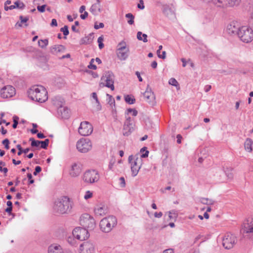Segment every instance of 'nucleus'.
I'll list each match as a JSON object with an SVG mask.
<instances>
[{
  "label": "nucleus",
  "mask_w": 253,
  "mask_h": 253,
  "mask_svg": "<svg viewBox=\"0 0 253 253\" xmlns=\"http://www.w3.org/2000/svg\"><path fill=\"white\" fill-rule=\"evenodd\" d=\"M50 25L51 26H57V22L55 19H52Z\"/></svg>",
  "instance_id": "bf43d9fd"
},
{
  "label": "nucleus",
  "mask_w": 253,
  "mask_h": 253,
  "mask_svg": "<svg viewBox=\"0 0 253 253\" xmlns=\"http://www.w3.org/2000/svg\"><path fill=\"white\" fill-rule=\"evenodd\" d=\"M103 40H104V39H103V36L99 37L97 40V42L98 43V46H99V49H102L104 46V45L103 43Z\"/></svg>",
  "instance_id": "ea45409f"
},
{
  "label": "nucleus",
  "mask_w": 253,
  "mask_h": 253,
  "mask_svg": "<svg viewBox=\"0 0 253 253\" xmlns=\"http://www.w3.org/2000/svg\"><path fill=\"white\" fill-rule=\"evenodd\" d=\"M80 238H67V242L70 246L77 247L79 243Z\"/></svg>",
  "instance_id": "c756f323"
},
{
  "label": "nucleus",
  "mask_w": 253,
  "mask_h": 253,
  "mask_svg": "<svg viewBox=\"0 0 253 253\" xmlns=\"http://www.w3.org/2000/svg\"><path fill=\"white\" fill-rule=\"evenodd\" d=\"M94 211L96 215L102 216L105 215L107 213L108 211L105 206L99 204L94 207Z\"/></svg>",
  "instance_id": "4be33fe9"
},
{
  "label": "nucleus",
  "mask_w": 253,
  "mask_h": 253,
  "mask_svg": "<svg viewBox=\"0 0 253 253\" xmlns=\"http://www.w3.org/2000/svg\"><path fill=\"white\" fill-rule=\"evenodd\" d=\"M58 113L63 119H68L70 116V110L66 107L61 106L58 109Z\"/></svg>",
  "instance_id": "b1692460"
},
{
  "label": "nucleus",
  "mask_w": 253,
  "mask_h": 253,
  "mask_svg": "<svg viewBox=\"0 0 253 253\" xmlns=\"http://www.w3.org/2000/svg\"><path fill=\"white\" fill-rule=\"evenodd\" d=\"M80 253H93L94 247L90 241L84 240L80 245Z\"/></svg>",
  "instance_id": "4468645a"
},
{
  "label": "nucleus",
  "mask_w": 253,
  "mask_h": 253,
  "mask_svg": "<svg viewBox=\"0 0 253 253\" xmlns=\"http://www.w3.org/2000/svg\"><path fill=\"white\" fill-rule=\"evenodd\" d=\"M169 217L170 219H175L177 216V213L175 210H172L168 212Z\"/></svg>",
  "instance_id": "4c0bfd02"
},
{
  "label": "nucleus",
  "mask_w": 253,
  "mask_h": 253,
  "mask_svg": "<svg viewBox=\"0 0 253 253\" xmlns=\"http://www.w3.org/2000/svg\"><path fill=\"white\" fill-rule=\"evenodd\" d=\"M72 208L70 199L67 196H62L55 201L53 211L57 214H66L70 212Z\"/></svg>",
  "instance_id": "f03ea898"
},
{
  "label": "nucleus",
  "mask_w": 253,
  "mask_h": 253,
  "mask_svg": "<svg viewBox=\"0 0 253 253\" xmlns=\"http://www.w3.org/2000/svg\"><path fill=\"white\" fill-rule=\"evenodd\" d=\"M29 97L33 100L44 102L47 100V92L42 85H34L28 91Z\"/></svg>",
  "instance_id": "f257e3e1"
},
{
  "label": "nucleus",
  "mask_w": 253,
  "mask_h": 253,
  "mask_svg": "<svg viewBox=\"0 0 253 253\" xmlns=\"http://www.w3.org/2000/svg\"><path fill=\"white\" fill-rule=\"evenodd\" d=\"M119 180L120 181V186L122 188L125 187L126 186V182L125 178L123 177H121L120 178Z\"/></svg>",
  "instance_id": "de8ad7c7"
},
{
  "label": "nucleus",
  "mask_w": 253,
  "mask_h": 253,
  "mask_svg": "<svg viewBox=\"0 0 253 253\" xmlns=\"http://www.w3.org/2000/svg\"><path fill=\"white\" fill-rule=\"evenodd\" d=\"M173 250L172 249H168L164 250L163 253H173Z\"/></svg>",
  "instance_id": "0e129e2a"
},
{
  "label": "nucleus",
  "mask_w": 253,
  "mask_h": 253,
  "mask_svg": "<svg viewBox=\"0 0 253 253\" xmlns=\"http://www.w3.org/2000/svg\"><path fill=\"white\" fill-rule=\"evenodd\" d=\"M126 112L127 114L132 113V116H136L137 115V111L135 109L129 108L126 110Z\"/></svg>",
  "instance_id": "49530a36"
},
{
  "label": "nucleus",
  "mask_w": 253,
  "mask_h": 253,
  "mask_svg": "<svg viewBox=\"0 0 253 253\" xmlns=\"http://www.w3.org/2000/svg\"><path fill=\"white\" fill-rule=\"evenodd\" d=\"M117 50L118 57L121 60H125L128 56L129 49L126 47L125 42H121L119 43Z\"/></svg>",
  "instance_id": "9b49d317"
},
{
  "label": "nucleus",
  "mask_w": 253,
  "mask_h": 253,
  "mask_svg": "<svg viewBox=\"0 0 253 253\" xmlns=\"http://www.w3.org/2000/svg\"><path fill=\"white\" fill-rule=\"evenodd\" d=\"M241 0H228L227 7H233L235 5H238Z\"/></svg>",
  "instance_id": "72a5a7b5"
},
{
  "label": "nucleus",
  "mask_w": 253,
  "mask_h": 253,
  "mask_svg": "<svg viewBox=\"0 0 253 253\" xmlns=\"http://www.w3.org/2000/svg\"><path fill=\"white\" fill-rule=\"evenodd\" d=\"M2 144L5 146V148L6 149H8L9 148V140L8 139H5L2 141Z\"/></svg>",
  "instance_id": "8fccbe9b"
},
{
  "label": "nucleus",
  "mask_w": 253,
  "mask_h": 253,
  "mask_svg": "<svg viewBox=\"0 0 253 253\" xmlns=\"http://www.w3.org/2000/svg\"><path fill=\"white\" fill-rule=\"evenodd\" d=\"M139 2L140 3L138 4L137 5L138 8L141 9H143L144 8V5L143 0H140Z\"/></svg>",
  "instance_id": "864d4df0"
},
{
  "label": "nucleus",
  "mask_w": 253,
  "mask_h": 253,
  "mask_svg": "<svg viewBox=\"0 0 253 253\" xmlns=\"http://www.w3.org/2000/svg\"><path fill=\"white\" fill-rule=\"evenodd\" d=\"M12 210V207L7 208L5 211L7 212L9 214H11V211Z\"/></svg>",
  "instance_id": "774afa93"
},
{
  "label": "nucleus",
  "mask_w": 253,
  "mask_h": 253,
  "mask_svg": "<svg viewBox=\"0 0 253 253\" xmlns=\"http://www.w3.org/2000/svg\"><path fill=\"white\" fill-rule=\"evenodd\" d=\"M238 37L243 42L249 43L253 40V30L248 26H241Z\"/></svg>",
  "instance_id": "20e7f679"
},
{
  "label": "nucleus",
  "mask_w": 253,
  "mask_h": 253,
  "mask_svg": "<svg viewBox=\"0 0 253 253\" xmlns=\"http://www.w3.org/2000/svg\"><path fill=\"white\" fill-rule=\"evenodd\" d=\"M77 149L81 153H87L92 147L91 141L87 138H82L78 141L76 144Z\"/></svg>",
  "instance_id": "1a4fd4ad"
},
{
  "label": "nucleus",
  "mask_w": 253,
  "mask_h": 253,
  "mask_svg": "<svg viewBox=\"0 0 253 253\" xmlns=\"http://www.w3.org/2000/svg\"><path fill=\"white\" fill-rule=\"evenodd\" d=\"M92 125L86 121L81 122L78 129L79 133L83 136H88L92 132Z\"/></svg>",
  "instance_id": "f8f14e48"
},
{
  "label": "nucleus",
  "mask_w": 253,
  "mask_h": 253,
  "mask_svg": "<svg viewBox=\"0 0 253 253\" xmlns=\"http://www.w3.org/2000/svg\"><path fill=\"white\" fill-rule=\"evenodd\" d=\"M148 153H149V151H147L146 150L145 153L141 154L140 155V157H139V158H141V159H142V158H146V157H147L148 156Z\"/></svg>",
  "instance_id": "4d7b16f0"
},
{
  "label": "nucleus",
  "mask_w": 253,
  "mask_h": 253,
  "mask_svg": "<svg viewBox=\"0 0 253 253\" xmlns=\"http://www.w3.org/2000/svg\"><path fill=\"white\" fill-rule=\"evenodd\" d=\"M60 31L63 33L64 35L65 36L69 34L68 27L66 25L61 28Z\"/></svg>",
  "instance_id": "37998d69"
},
{
  "label": "nucleus",
  "mask_w": 253,
  "mask_h": 253,
  "mask_svg": "<svg viewBox=\"0 0 253 253\" xmlns=\"http://www.w3.org/2000/svg\"><path fill=\"white\" fill-rule=\"evenodd\" d=\"M39 46L42 48H45L48 44V41L47 39L40 40L38 41Z\"/></svg>",
  "instance_id": "473e14b6"
},
{
  "label": "nucleus",
  "mask_w": 253,
  "mask_h": 253,
  "mask_svg": "<svg viewBox=\"0 0 253 253\" xmlns=\"http://www.w3.org/2000/svg\"><path fill=\"white\" fill-rule=\"evenodd\" d=\"M14 4L8 6H4V10L8 11V10H13L16 8V1L13 2Z\"/></svg>",
  "instance_id": "a18cd8bd"
},
{
  "label": "nucleus",
  "mask_w": 253,
  "mask_h": 253,
  "mask_svg": "<svg viewBox=\"0 0 253 253\" xmlns=\"http://www.w3.org/2000/svg\"><path fill=\"white\" fill-rule=\"evenodd\" d=\"M81 171L82 169L80 166L76 163H74L71 166L69 174L72 177H76L80 175Z\"/></svg>",
  "instance_id": "412c9836"
},
{
  "label": "nucleus",
  "mask_w": 253,
  "mask_h": 253,
  "mask_svg": "<svg viewBox=\"0 0 253 253\" xmlns=\"http://www.w3.org/2000/svg\"><path fill=\"white\" fill-rule=\"evenodd\" d=\"M126 17L128 18L127 23L129 25H132L134 23V16L130 13L126 14Z\"/></svg>",
  "instance_id": "f704fd0d"
},
{
  "label": "nucleus",
  "mask_w": 253,
  "mask_h": 253,
  "mask_svg": "<svg viewBox=\"0 0 253 253\" xmlns=\"http://www.w3.org/2000/svg\"><path fill=\"white\" fill-rule=\"evenodd\" d=\"M240 27L239 23L236 21H232L228 24L226 27L227 33L231 36H238Z\"/></svg>",
  "instance_id": "f3484780"
},
{
  "label": "nucleus",
  "mask_w": 253,
  "mask_h": 253,
  "mask_svg": "<svg viewBox=\"0 0 253 253\" xmlns=\"http://www.w3.org/2000/svg\"><path fill=\"white\" fill-rule=\"evenodd\" d=\"M82 179L86 184H92L99 180V174L98 172L95 169H89L84 172Z\"/></svg>",
  "instance_id": "6e6552de"
},
{
  "label": "nucleus",
  "mask_w": 253,
  "mask_h": 253,
  "mask_svg": "<svg viewBox=\"0 0 253 253\" xmlns=\"http://www.w3.org/2000/svg\"><path fill=\"white\" fill-rule=\"evenodd\" d=\"M104 27V24L103 23H100L99 24V25H97V23H96L94 24V28L95 29H98L99 28H103Z\"/></svg>",
  "instance_id": "3c124183"
},
{
  "label": "nucleus",
  "mask_w": 253,
  "mask_h": 253,
  "mask_svg": "<svg viewBox=\"0 0 253 253\" xmlns=\"http://www.w3.org/2000/svg\"><path fill=\"white\" fill-rule=\"evenodd\" d=\"M47 253H73L71 251L64 250L61 246L58 244H52L47 249Z\"/></svg>",
  "instance_id": "dca6fc26"
},
{
  "label": "nucleus",
  "mask_w": 253,
  "mask_h": 253,
  "mask_svg": "<svg viewBox=\"0 0 253 253\" xmlns=\"http://www.w3.org/2000/svg\"><path fill=\"white\" fill-rule=\"evenodd\" d=\"M228 0H212V4L217 8H226L227 7Z\"/></svg>",
  "instance_id": "393cba45"
},
{
  "label": "nucleus",
  "mask_w": 253,
  "mask_h": 253,
  "mask_svg": "<svg viewBox=\"0 0 253 253\" xmlns=\"http://www.w3.org/2000/svg\"><path fill=\"white\" fill-rule=\"evenodd\" d=\"M72 234L73 237H89L95 235L92 231H89L85 228L82 227L75 228L72 231Z\"/></svg>",
  "instance_id": "9d476101"
},
{
  "label": "nucleus",
  "mask_w": 253,
  "mask_h": 253,
  "mask_svg": "<svg viewBox=\"0 0 253 253\" xmlns=\"http://www.w3.org/2000/svg\"><path fill=\"white\" fill-rule=\"evenodd\" d=\"M16 90L14 87L11 85H7L2 87L0 91V95L3 98H10L14 95Z\"/></svg>",
  "instance_id": "2eb2a0df"
},
{
  "label": "nucleus",
  "mask_w": 253,
  "mask_h": 253,
  "mask_svg": "<svg viewBox=\"0 0 253 253\" xmlns=\"http://www.w3.org/2000/svg\"><path fill=\"white\" fill-rule=\"evenodd\" d=\"M241 231L243 233H253V217L249 218L244 221Z\"/></svg>",
  "instance_id": "a211bd4d"
},
{
  "label": "nucleus",
  "mask_w": 253,
  "mask_h": 253,
  "mask_svg": "<svg viewBox=\"0 0 253 253\" xmlns=\"http://www.w3.org/2000/svg\"><path fill=\"white\" fill-rule=\"evenodd\" d=\"M88 16V13L86 11H84V14H81L80 17L82 19H85Z\"/></svg>",
  "instance_id": "6e6d98bb"
},
{
  "label": "nucleus",
  "mask_w": 253,
  "mask_h": 253,
  "mask_svg": "<svg viewBox=\"0 0 253 253\" xmlns=\"http://www.w3.org/2000/svg\"><path fill=\"white\" fill-rule=\"evenodd\" d=\"M128 161L130 164L131 175L134 177L137 175L141 167L142 160L138 156L133 157L132 155H130L128 157Z\"/></svg>",
  "instance_id": "423d86ee"
},
{
  "label": "nucleus",
  "mask_w": 253,
  "mask_h": 253,
  "mask_svg": "<svg viewBox=\"0 0 253 253\" xmlns=\"http://www.w3.org/2000/svg\"><path fill=\"white\" fill-rule=\"evenodd\" d=\"M176 138H177V142L178 144L181 143V139H182L181 135L180 134H177V136H176Z\"/></svg>",
  "instance_id": "69168bd1"
},
{
  "label": "nucleus",
  "mask_w": 253,
  "mask_h": 253,
  "mask_svg": "<svg viewBox=\"0 0 253 253\" xmlns=\"http://www.w3.org/2000/svg\"><path fill=\"white\" fill-rule=\"evenodd\" d=\"M125 99L126 102L129 104H133L135 102V99L134 97L130 95H126L125 97Z\"/></svg>",
  "instance_id": "2f4dec72"
},
{
  "label": "nucleus",
  "mask_w": 253,
  "mask_h": 253,
  "mask_svg": "<svg viewBox=\"0 0 253 253\" xmlns=\"http://www.w3.org/2000/svg\"><path fill=\"white\" fill-rule=\"evenodd\" d=\"M94 61V59H91L90 62H89V64L88 65L87 67L89 68V69H93V70H96L97 67H96V66L94 65L93 63Z\"/></svg>",
  "instance_id": "c03bdc74"
},
{
  "label": "nucleus",
  "mask_w": 253,
  "mask_h": 253,
  "mask_svg": "<svg viewBox=\"0 0 253 253\" xmlns=\"http://www.w3.org/2000/svg\"><path fill=\"white\" fill-rule=\"evenodd\" d=\"M80 224L84 228H87L89 231H92L96 227V223L94 218L87 213H84L81 215L80 219Z\"/></svg>",
  "instance_id": "39448f33"
},
{
  "label": "nucleus",
  "mask_w": 253,
  "mask_h": 253,
  "mask_svg": "<svg viewBox=\"0 0 253 253\" xmlns=\"http://www.w3.org/2000/svg\"><path fill=\"white\" fill-rule=\"evenodd\" d=\"M90 11L94 15H96L98 12H100V5L98 3H94L92 4L90 8Z\"/></svg>",
  "instance_id": "c85d7f7f"
},
{
  "label": "nucleus",
  "mask_w": 253,
  "mask_h": 253,
  "mask_svg": "<svg viewBox=\"0 0 253 253\" xmlns=\"http://www.w3.org/2000/svg\"><path fill=\"white\" fill-rule=\"evenodd\" d=\"M253 141L251 138L246 139L245 143H244V147L246 151L248 152H252L253 151Z\"/></svg>",
  "instance_id": "a878e982"
},
{
  "label": "nucleus",
  "mask_w": 253,
  "mask_h": 253,
  "mask_svg": "<svg viewBox=\"0 0 253 253\" xmlns=\"http://www.w3.org/2000/svg\"><path fill=\"white\" fill-rule=\"evenodd\" d=\"M200 201L202 204L207 205H212L215 203L213 200L206 198H201Z\"/></svg>",
  "instance_id": "7c9ffc66"
},
{
  "label": "nucleus",
  "mask_w": 253,
  "mask_h": 253,
  "mask_svg": "<svg viewBox=\"0 0 253 253\" xmlns=\"http://www.w3.org/2000/svg\"><path fill=\"white\" fill-rule=\"evenodd\" d=\"M46 5H42V6H38L37 7L38 10L41 12H43L45 11V8Z\"/></svg>",
  "instance_id": "603ef678"
},
{
  "label": "nucleus",
  "mask_w": 253,
  "mask_h": 253,
  "mask_svg": "<svg viewBox=\"0 0 253 253\" xmlns=\"http://www.w3.org/2000/svg\"><path fill=\"white\" fill-rule=\"evenodd\" d=\"M135 74L137 76V78L138 79L139 81V82H142L143 80H142V78H141V77L140 76V73L138 71H136L135 72Z\"/></svg>",
  "instance_id": "e2e57ef3"
},
{
  "label": "nucleus",
  "mask_w": 253,
  "mask_h": 253,
  "mask_svg": "<svg viewBox=\"0 0 253 253\" xmlns=\"http://www.w3.org/2000/svg\"><path fill=\"white\" fill-rule=\"evenodd\" d=\"M50 50L51 53L53 54L57 55L59 53L63 52L65 50V47L63 45L56 44L52 46Z\"/></svg>",
  "instance_id": "5701e85b"
},
{
  "label": "nucleus",
  "mask_w": 253,
  "mask_h": 253,
  "mask_svg": "<svg viewBox=\"0 0 253 253\" xmlns=\"http://www.w3.org/2000/svg\"><path fill=\"white\" fill-rule=\"evenodd\" d=\"M133 120L130 117H126L124 125L123 133L125 136H128L134 129Z\"/></svg>",
  "instance_id": "ddd939ff"
},
{
  "label": "nucleus",
  "mask_w": 253,
  "mask_h": 253,
  "mask_svg": "<svg viewBox=\"0 0 253 253\" xmlns=\"http://www.w3.org/2000/svg\"><path fill=\"white\" fill-rule=\"evenodd\" d=\"M92 35H89L88 36L85 37L83 39V43L85 44H89L92 42Z\"/></svg>",
  "instance_id": "e433bc0d"
},
{
  "label": "nucleus",
  "mask_w": 253,
  "mask_h": 253,
  "mask_svg": "<svg viewBox=\"0 0 253 253\" xmlns=\"http://www.w3.org/2000/svg\"><path fill=\"white\" fill-rule=\"evenodd\" d=\"M92 98L95 100L96 103H98L99 100L98 99L97 94L95 92H93L92 93Z\"/></svg>",
  "instance_id": "052dcab7"
},
{
  "label": "nucleus",
  "mask_w": 253,
  "mask_h": 253,
  "mask_svg": "<svg viewBox=\"0 0 253 253\" xmlns=\"http://www.w3.org/2000/svg\"><path fill=\"white\" fill-rule=\"evenodd\" d=\"M162 215H163V213L162 212H156L154 213V216L155 217L160 218L162 216Z\"/></svg>",
  "instance_id": "680f3d73"
},
{
  "label": "nucleus",
  "mask_w": 253,
  "mask_h": 253,
  "mask_svg": "<svg viewBox=\"0 0 253 253\" xmlns=\"http://www.w3.org/2000/svg\"><path fill=\"white\" fill-rule=\"evenodd\" d=\"M24 6L25 5L22 2L19 0H17V8L22 9Z\"/></svg>",
  "instance_id": "09e8293b"
},
{
  "label": "nucleus",
  "mask_w": 253,
  "mask_h": 253,
  "mask_svg": "<svg viewBox=\"0 0 253 253\" xmlns=\"http://www.w3.org/2000/svg\"><path fill=\"white\" fill-rule=\"evenodd\" d=\"M49 140L48 139H46L44 141H40V148L43 149H46L48 145Z\"/></svg>",
  "instance_id": "58836bf2"
},
{
  "label": "nucleus",
  "mask_w": 253,
  "mask_h": 253,
  "mask_svg": "<svg viewBox=\"0 0 253 253\" xmlns=\"http://www.w3.org/2000/svg\"><path fill=\"white\" fill-rule=\"evenodd\" d=\"M117 220L115 216H108L101 220L99 226L101 230L105 233L110 232L116 226Z\"/></svg>",
  "instance_id": "7ed1b4c3"
},
{
  "label": "nucleus",
  "mask_w": 253,
  "mask_h": 253,
  "mask_svg": "<svg viewBox=\"0 0 253 253\" xmlns=\"http://www.w3.org/2000/svg\"><path fill=\"white\" fill-rule=\"evenodd\" d=\"M93 193L90 191H86L84 195V199L85 200H88L92 197Z\"/></svg>",
  "instance_id": "a19ab883"
},
{
  "label": "nucleus",
  "mask_w": 253,
  "mask_h": 253,
  "mask_svg": "<svg viewBox=\"0 0 253 253\" xmlns=\"http://www.w3.org/2000/svg\"><path fill=\"white\" fill-rule=\"evenodd\" d=\"M107 96L108 97V98H107L108 103L109 104L112 111L115 110L116 108H115V101L114 98L113 97V96L112 95H109L108 94H107Z\"/></svg>",
  "instance_id": "cd10ccee"
},
{
  "label": "nucleus",
  "mask_w": 253,
  "mask_h": 253,
  "mask_svg": "<svg viewBox=\"0 0 253 253\" xmlns=\"http://www.w3.org/2000/svg\"><path fill=\"white\" fill-rule=\"evenodd\" d=\"M143 96L148 103L152 105L155 104V96L151 89L148 86L147 87L146 91L144 93Z\"/></svg>",
  "instance_id": "6ab92c4d"
},
{
  "label": "nucleus",
  "mask_w": 253,
  "mask_h": 253,
  "mask_svg": "<svg viewBox=\"0 0 253 253\" xmlns=\"http://www.w3.org/2000/svg\"><path fill=\"white\" fill-rule=\"evenodd\" d=\"M142 33L141 32H138L137 33V38L139 41H142Z\"/></svg>",
  "instance_id": "5fc2aeb1"
},
{
  "label": "nucleus",
  "mask_w": 253,
  "mask_h": 253,
  "mask_svg": "<svg viewBox=\"0 0 253 253\" xmlns=\"http://www.w3.org/2000/svg\"><path fill=\"white\" fill-rule=\"evenodd\" d=\"M143 38H142V41L144 42H147V35L145 34H142V36Z\"/></svg>",
  "instance_id": "338daca9"
},
{
  "label": "nucleus",
  "mask_w": 253,
  "mask_h": 253,
  "mask_svg": "<svg viewBox=\"0 0 253 253\" xmlns=\"http://www.w3.org/2000/svg\"><path fill=\"white\" fill-rule=\"evenodd\" d=\"M114 79V75L112 72H106L101 78V82L100 83V86L101 87L106 86L112 90H114L115 89Z\"/></svg>",
  "instance_id": "0eeeda50"
},
{
  "label": "nucleus",
  "mask_w": 253,
  "mask_h": 253,
  "mask_svg": "<svg viewBox=\"0 0 253 253\" xmlns=\"http://www.w3.org/2000/svg\"><path fill=\"white\" fill-rule=\"evenodd\" d=\"M17 148H18V149L19 150V152H18L17 154L18 155H20L22 153H23V150L20 145H17Z\"/></svg>",
  "instance_id": "13d9d810"
},
{
  "label": "nucleus",
  "mask_w": 253,
  "mask_h": 253,
  "mask_svg": "<svg viewBox=\"0 0 253 253\" xmlns=\"http://www.w3.org/2000/svg\"><path fill=\"white\" fill-rule=\"evenodd\" d=\"M29 141L31 142V146L33 147H40V141L36 140L34 138H30Z\"/></svg>",
  "instance_id": "c9c22d12"
},
{
  "label": "nucleus",
  "mask_w": 253,
  "mask_h": 253,
  "mask_svg": "<svg viewBox=\"0 0 253 253\" xmlns=\"http://www.w3.org/2000/svg\"><path fill=\"white\" fill-rule=\"evenodd\" d=\"M222 242L223 247L225 249H230L232 248L235 244V238H220Z\"/></svg>",
  "instance_id": "aec40b11"
},
{
  "label": "nucleus",
  "mask_w": 253,
  "mask_h": 253,
  "mask_svg": "<svg viewBox=\"0 0 253 253\" xmlns=\"http://www.w3.org/2000/svg\"><path fill=\"white\" fill-rule=\"evenodd\" d=\"M20 22L18 23V26L20 27H27L28 26L27 21L29 20L28 17H24L23 16H20Z\"/></svg>",
  "instance_id": "bb28decb"
},
{
  "label": "nucleus",
  "mask_w": 253,
  "mask_h": 253,
  "mask_svg": "<svg viewBox=\"0 0 253 253\" xmlns=\"http://www.w3.org/2000/svg\"><path fill=\"white\" fill-rule=\"evenodd\" d=\"M169 84L175 86H177L179 85L177 81L174 78H171L169 80Z\"/></svg>",
  "instance_id": "79ce46f5"
}]
</instances>
